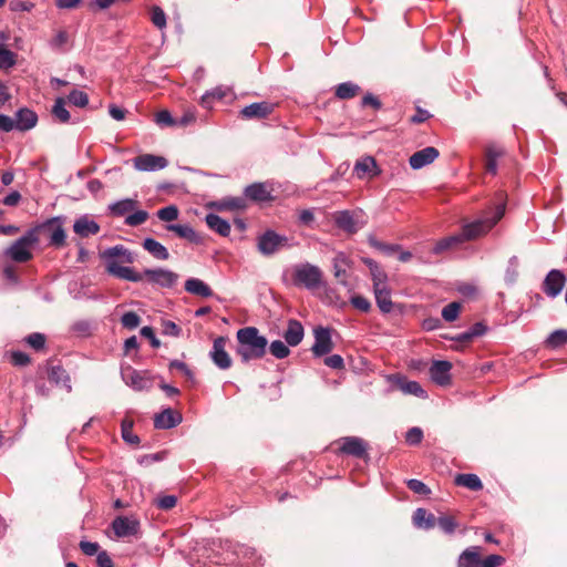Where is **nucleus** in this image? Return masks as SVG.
<instances>
[{"instance_id":"b1692460","label":"nucleus","mask_w":567,"mask_h":567,"mask_svg":"<svg viewBox=\"0 0 567 567\" xmlns=\"http://www.w3.org/2000/svg\"><path fill=\"white\" fill-rule=\"evenodd\" d=\"M481 551L478 546L466 548L458 557L457 567H481Z\"/></svg>"},{"instance_id":"680f3d73","label":"nucleus","mask_w":567,"mask_h":567,"mask_svg":"<svg viewBox=\"0 0 567 567\" xmlns=\"http://www.w3.org/2000/svg\"><path fill=\"white\" fill-rule=\"evenodd\" d=\"M423 439V432L420 427H412L406 432L405 441L410 445H417Z\"/></svg>"},{"instance_id":"6e6d98bb","label":"nucleus","mask_w":567,"mask_h":567,"mask_svg":"<svg viewBox=\"0 0 567 567\" xmlns=\"http://www.w3.org/2000/svg\"><path fill=\"white\" fill-rule=\"evenodd\" d=\"M157 217L163 221H173L178 217V209L174 205L163 207L157 212Z\"/></svg>"},{"instance_id":"69168bd1","label":"nucleus","mask_w":567,"mask_h":567,"mask_svg":"<svg viewBox=\"0 0 567 567\" xmlns=\"http://www.w3.org/2000/svg\"><path fill=\"white\" fill-rule=\"evenodd\" d=\"M324 364L334 370H342L344 368V361L340 354H332L324 358Z\"/></svg>"},{"instance_id":"4d7b16f0","label":"nucleus","mask_w":567,"mask_h":567,"mask_svg":"<svg viewBox=\"0 0 567 567\" xmlns=\"http://www.w3.org/2000/svg\"><path fill=\"white\" fill-rule=\"evenodd\" d=\"M140 322L138 315L133 311L125 312L121 318L122 326L131 330L137 328Z\"/></svg>"},{"instance_id":"e2e57ef3","label":"nucleus","mask_w":567,"mask_h":567,"mask_svg":"<svg viewBox=\"0 0 567 567\" xmlns=\"http://www.w3.org/2000/svg\"><path fill=\"white\" fill-rule=\"evenodd\" d=\"M168 368H169V370H178L189 380H192L194 378L193 371L187 367L186 363H184L182 361L173 360L169 362Z\"/></svg>"},{"instance_id":"4c0bfd02","label":"nucleus","mask_w":567,"mask_h":567,"mask_svg":"<svg viewBox=\"0 0 567 567\" xmlns=\"http://www.w3.org/2000/svg\"><path fill=\"white\" fill-rule=\"evenodd\" d=\"M360 92V86L353 82H343L336 86L334 95L340 100H349L357 96Z\"/></svg>"},{"instance_id":"a18cd8bd","label":"nucleus","mask_w":567,"mask_h":567,"mask_svg":"<svg viewBox=\"0 0 567 567\" xmlns=\"http://www.w3.org/2000/svg\"><path fill=\"white\" fill-rule=\"evenodd\" d=\"M148 213L146 210H133L125 218V225L130 227H136L144 224L148 219Z\"/></svg>"},{"instance_id":"c756f323","label":"nucleus","mask_w":567,"mask_h":567,"mask_svg":"<svg viewBox=\"0 0 567 567\" xmlns=\"http://www.w3.org/2000/svg\"><path fill=\"white\" fill-rule=\"evenodd\" d=\"M205 219L207 226L218 235L226 237L230 234V224L220 216L209 213Z\"/></svg>"},{"instance_id":"37998d69","label":"nucleus","mask_w":567,"mask_h":567,"mask_svg":"<svg viewBox=\"0 0 567 567\" xmlns=\"http://www.w3.org/2000/svg\"><path fill=\"white\" fill-rule=\"evenodd\" d=\"M439 526L445 534L452 535L457 528L456 519L451 515H441L435 519V526Z\"/></svg>"},{"instance_id":"7c9ffc66","label":"nucleus","mask_w":567,"mask_h":567,"mask_svg":"<svg viewBox=\"0 0 567 567\" xmlns=\"http://www.w3.org/2000/svg\"><path fill=\"white\" fill-rule=\"evenodd\" d=\"M143 248L158 260H167L169 258L167 248L153 238L144 239Z\"/></svg>"},{"instance_id":"4be33fe9","label":"nucleus","mask_w":567,"mask_h":567,"mask_svg":"<svg viewBox=\"0 0 567 567\" xmlns=\"http://www.w3.org/2000/svg\"><path fill=\"white\" fill-rule=\"evenodd\" d=\"M303 336L305 330L301 322L296 319H290L284 332L286 343L290 347H296L302 341Z\"/></svg>"},{"instance_id":"9b49d317","label":"nucleus","mask_w":567,"mask_h":567,"mask_svg":"<svg viewBox=\"0 0 567 567\" xmlns=\"http://www.w3.org/2000/svg\"><path fill=\"white\" fill-rule=\"evenodd\" d=\"M567 277L561 270L551 269L545 277L542 290L549 298H556L566 286Z\"/></svg>"},{"instance_id":"c85d7f7f","label":"nucleus","mask_w":567,"mask_h":567,"mask_svg":"<svg viewBox=\"0 0 567 567\" xmlns=\"http://www.w3.org/2000/svg\"><path fill=\"white\" fill-rule=\"evenodd\" d=\"M504 150L502 147L489 145L485 151V169L492 175L497 173V159L503 156Z\"/></svg>"},{"instance_id":"a19ab883","label":"nucleus","mask_w":567,"mask_h":567,"mask_svg":"<svg viewBox=\"0 0 567 567\" xmlns=\"http://www.w3.org/2000/svg\"><path fill=\"white\" fill-rule=\"evenodd\" d=\"M52 115L60 123H69L71 120L70 112L65 109V100L58 97L52 106Z\"/></svg>"},{"instance_id":"c9c22d12","label":"nucleus","mask_w":567,"mask_h":567,"mask_svg":"<svg viewBox=\"0 0 567 567\" xmlns=\"http://www.w3.org/2000/svg\"><path fill=\"white\" fill-rule=\"evenodd\" d=\"M48 379L56 385H64L69 390L71 389L69 384L70 378L61 365H50L48 368Z\"/></svg>"},{"instance_id":"2eb2a0df","label":"nucleus","mask_w":567,"mask_h":567,"mask_svg":"<svg viewBox=\"0 0 567 567\" xmlns=\"http://www.w3.org/2000/svg\"><path fill=\"white\" fill-rule=\"evenodd\" d=\"M339 451L342 454L363 457L367 454V443L358 436H346L339 441Z\"/></svg>"},{"instance_id":"f03ea898","label":"nucleus","mask_w":567,"mask_h":567,"mask_svg":"<svg viewBox=\"0 0 567 567\" xmlns=\"http://www.w3.org/2000/svg\"><path fill=\"white\" fill-rule=\"evenodd\" d=\"M505 205L498 204L489 212H485L480 218L464 223L458 233L463 243L475 240L485 236L504 216Z\"/></svg>"},{"instance_id":"f257e3e1","label":"nucleus","mask_w":567,"mask_h":567,"mask_svg":"<svg viewBox=\"0 0 567 567\" xmlns=\"http://www.w3.org/2000/svg\"><path fill=\"white\" fill-rule=\"evenodd\" d=\"M236 352L243 362L261 359L267 351L268 340L256 327H245L237 331Z\"/></svg>"},{"instance_id":"c03bdc74","label":"nucleus","mask_w":567,"mask_h":567,"mask_svg":"<svg viewBox=\"0 0 567 567\" xmlns=\"http://www.w3.org/2000/svg\"><path fill=\"white\" fill-rule=\"evenodd\" d=\"M122 437L128 444H138L140 437L133 433V421L124 419L121 424Z\"/></svg>"},{"instance_id":"ea45409f","label":"nucleus","mask_w":567,"mask_h":567,"mask_svg":"<svg viewBox=\"0 0 567 567\" xmlns=\"http://www.w3.org/2000/svg\"><path fill=\"white\" fill-rule=\"evenodd\" d=\"M334 223L339 228L346 231L354 233L357 230L353 216L348 210L337 213L334 216Z\"/></svg>"},{"instance_id":"a211bd4d","label":"nucleus","mask_w":567,"mask_h":567,"mask_svg":"<svg viewBox=\"0 0 567 567\" xmlns=\"http://www.w3.org/2000/svg\"><path fill=\"white\" fill-rule=\"evenodd\" d=\"M440 153L433 146L424 147L411 155L409 164L413 169H420L431 163H433Z\"/></svg>"},{"instance_id":"de8ad7c7","label":"nucleus","mask_w":567,"mask_h":567,"mask_svg":"<svg viewBox=\"0 0 567 567\" xmlns=\"http://www.w3.org/2000/svg\"><path fill=\"white\" fill-rule=\"evenodd\" d=\"M462 305L457 301L450 302L442 309V318L446 322H453L457 319Z\"/></svg>"},{"instance_id":"bf43d9fd","label":"nucleus","mask_w":567,"mask_h":567,"mask_svg":"<svg viewBox=\"0 0 567 567\" xmlns=\"http://www.w3.org/2000/svg\"><path fill=\"white\" fill-rule=\"evenodd\" d=\"M350 302L355 309L362 312H368L371 308L370 301L365 297L360 295L351 297Z\"/></svg>"},{"instance_id":"a878e982","label":"nucleus","mask_w":567,"mask_h":567,"mask_svg":"<svg viewBox=\"0 0 567 567\" xmlns=\"http://www.w3.org/2000/svg\"><path fill=\"white\" fill-rule=\"evenodd\" d=\"M233 91L227 86H217L210 91H207L200 100V103L204 107L210 109L213 106L214 101H221L224 99L233 96Z\"/></svg>"},{"instance_id":"72a5a7b5","label":"nucleus","mask_w":567,"mask_h":567,"mask_svg":"<svg viewBox=\"0 0 567 567\" xmlns=\"http://www.w3.org/2000/svg\"><path fill=\"white\" fill-rule=\"evenodd\" d=\"M136 207H137V200L132 199V198H125V199H121L118 202L111 204L109 206V209L112 215L122 217V216L128 215L130 213L135 210Z\"/></svg>"},{"instance_id":"5701e85b","label":"nucleus","mask_w":567,"mask_h":567,"mask_svg":"<svg viewBox=\"0 0 567 567\" xmlns=\"http://www.w3.org/2000/svg\"><path fill=\"white\" fill-rule=\"evenodd\" d=\"M73 230L80 237L86 238L96 235L100 231V226L87 216H82L74 221Z\"/></svg>"},{"instance_id":"4468645a","label":"nucleus","mask_w":567,"mask_h":567,"mask_svg":"<svg viewBox=\"0 0 567 567\" xmlns=\"http://www.w3.org/2000/svg\"><path fill=\"white\" fill-rule=\"evenodd\" d=\"M134 167L141 172L159 171L167 166V159L163 156L143 154L133 159Z\"/></svg>"},{"instance_id":"79ce46f5","label":"nucleus","mask_w":567,"mask_h":567,"mask_svg":"<svg viewBox=\"0 0 567 567\" xmlns=\"http://www.w3.org/2000/svg\"><path fill=\"white\" fill-rule=\"evenodd\" d=\"M368 265L370 266L371 275H372V281H373V289L388 287L386 280L388 276L384 271H382L378 265L373 261H368Z\"/></svg>"},{"instance_id":"7ed1b4c3","label":"nucleus","mask_w":567,"mask_h":567,"mask_svg":"<svg viewBox=\"0 0 567 567\" xmlns=\"http://www.w3.org/2000/svg\"><path fill=\"white\" fill-rule=\"evenodd\" d=\"M38 241V228L29 229L7 249V255L16 262H27L32 258L31 248Z\"/></svg>"},{"instance_id":"8fccbe9b","label":"nucleus","mask_w":567,"mask_h":567,"mask_svg":"<svg viewBox=\"0 0 567 567\" xmlns=\"http://www.w3.org/2000/svg\"><path fill=\"white\" fill-rule=\"evenodd\" d=\"M270 353L277 359H285L290 354L288 346L281 340H275L269 346Z\"/></svg>"},{"instance_id":"bb28decb","label":"nucleus","mask_w":567,"mask_h":567,"mask_svg":"<svg viewBox=\"0 0 567 567\" xmlns=\"http://www.w3.org/2000/svg\"><path fill=\"white\" fill-rule=\"evenodd\" d=\"M14 121L17 130L28 131L35 126L38 116L29 109H21L17 112Z\"/></svg>"},{"instance_id":"774afa93","label":"nucleus","mask_w":567,"mask_h":567,"mask_svg":"<svg viewBox=\"0 0 567 567\" xmlns=\"http://www.w3.org/2000/svg\"><path fill=\"white\" fill-rule=\"evenodd\" d=\"M505 559L501 555H489L486 558L482 559L481 567H499Z\"/></svg>"},{"instance_id":"6ab92c4d","label":"nucleus","mask_w":567,"mask_h":567,"mask_svg":"<svg viewBox=\"0 0 567 567\" xmlns=\"http://www.w3.org/2000/svg\"><path fill=\"white\" fill-rule=\"evenodd\" d=\"M271 188L267 183H254L245 188V196L254 202H268L272 199Z\"/></svg>"},{"instance_id":"20e7f679","label":"nucleus","mask_w":567,"mask_h":567,"mask_svg":"<svg viewBox=\"0 0 567 567\" xmlns=\"http://www.w3.org/2000/svg\"><path fill=\"white\" fill-rule=\"evenodd\" d=\"M322 281V271L309 262L296 265L292 270V284L307 289H317Z\"/></svg>"},{"instance_id":"cd10ccee","label":"nucleus","mask_w":567,"mask_h":567,"mask_svg":"<svg viewBox=\"0 0 567 567\" xmlns=\"http://www.w3.org/2000/svg\"><path fill=\"white\" fill-rule=\"evenodd\" d=\"M185 290L192 295L199 296L203 298H209L213 296L212 288L198 278H189L185 281Z\"/></svg>"},{"instance_id":"412c9836","label":"nucleus","mask_w":567,"mask_h":567,"mask_svg":"<svg viewBox=\"0 0 567 567\" xmlns=\"http://www.w3.org/2000/svg\"><path fill=\"white\" fill-rule=\"evenodd\" d=\"M103 258L106 261V267L110 261H118L125 264H132L134 261V255L122 245H117L106 249L103 252Z\"/></svg>"},{"instance_id":"39448f33","label":"nucleus","mask_w":567,"mask_h":567,"mask_svg":"<svg viewBox=\"0 0 567 567\" xmlns=\"http://www.w3.org/2000/svg\"><path fill=\"white\" fill-rule=\"evenodd\" d=\"M111 526L117 538H137L141 535V523L135 516H117L113 519Z\"/></svg>"},{"instance_id":"603ef678","label":"nucleus","mask_w":567,"mask_h":567,"mask_svg":"<svg viewBox=\"0 0 567 567\" xmlns=\"http://www.w3.org/2000/svg\"><path fill=\"white\" fill-rule=\"evenodd\" d=\"M547 344L551 348H558L567 343V331L556 330L547 338Z\"/></svg>"},{"instance_id":"052dcab7","label":"nucleus","mask_w":567,"mask_h":567,"mask_svg":"<svg viewBox=\"0 0 567 567\" xmlns=\"http://www.w3.org/2000/svg\"><path fill=\"white\" fill-rule=\"evenodd\" d=\"M27 342L30 347H32L35 350H40L45 344V337L42 333L34 332L27 337Z\"/></svg>"},{"instance_id":"5fc2aeb1","label":"nucleus","mask_w":567,"mask_h":567,"mask_svg":"<svg viewBox=\"0 0 567 567\" xmlns=\"http://www.w3.org/2000/svg\"><path fill=\"white\" fill-rule=\"evenodd\" d=\"M370 245L385 255H392L401 250V246L398 244H385L377 239H370Z\"/></svg>"},{"instance_id":"2f4dec72","label":"nucleus","mask_w":567,"mask_h":567,"mask_svg":"<svg viewBox=\"0 0 567 567\" xmlns=\"http://www.w3.org/2000/svg\"><path fill=\"white\" fill-rule=\"evenodd\" d=\"M454 484L457 486H463L468 488L470 491H481L483 488V483L481 478L476 474H457L454 478Z\"/></svg>"},{"instance_id":"49530a36","label":"nucleus","mask_w":567,"mask_h":567,"mask_svg":"<svg viewBox=\"0 0 567 567\" xmlns=\"http://www.w3.org/2000/svg\"><path fill=\"white\" fill-rule=\"evenodd\" d=\"M400 389L405 393V394H412V395H415L417 398H425L426 396V392L423 390V388L421 386V384L416 381H404L400 384Z\"/></svg>"},{"instance_id":"9d476101","label":"nucleus","mask_w":567,"mask_h":567,"mask_svg":"<svg viewBox=\"0 0 567 567\" xmlns=\"http://www.w3.org/2000/svg\"><path fill=\"white\" fill-rule=\"evenodd\" d=\"M49 233V245L54 248H61L65 245L66 234L62 226L61 217H53L44 221L40 227Z\"/></svg>"},{"instance_id":"423d86ee","label":"nucleus","mask_w":567,"mask_h":567,"mask_svg":"<svg viewBox=\"0 0 567 567\" xmlns=\"http://www.w3.org/2000/svg\"><path fill=\"white\" fill-rule=\"evenodd\" d=\"M287 241L286 236H281L274 230H266L258 237L257 247L262 255L270 256L286 246Z\"/></svg>"},{"instance_id":"393cba45","label":"nucleus","mask_w":567,"mask_h":567,"mask_svg":"<svg viewBox=\"0 0 567 567\" xmlns=\"http://www.w3.org/2000/svg\"><path fill=\"white\" fill-rule=\"evenodd\" d=\"M353 171L358 178H364L365 176L373 177L379 174L377 162L371 156H365L357 161Z\"/></svg>"},{"instance_id":"f3484780","label":"nucleus","mask_w":567,"mask_h":567,"mask_svg":"<svg viewBox=\"0 0 567 567\" xmlns=\"http://www.w3.org/2000/svg\"><path fill=\"white\" fill-rule=\"evenodd\" d=\"M106 270L110 275L132 282L144 280L143 272H137L131 267L122 266L118 261H110Z\"/></svg>"},{"instance_id":"ddd939ff","label":"nucleus","mask_w":567,"mask_h":567,"mask_svg":"<svg viewBox=\"0 0 567 567\" xmlns=\"http://www.w3.org/2000/svg\"><path fill=\"white\" fill-rule=\"evenodd\" d=\"M227 338L218 337L213 342V348L209 352L212 361L221 370H227L231 367L233 360L226 351Z\"/></svg>"},{"instance_id":"6e6552de","label":"nucleus","mask_w":567,"mask_h":567,"mask_svg":"<svg viewBox=\"0 0 567 567\" xmlns=\"http://www.w3.org/2000/svg\"><path fill=\"white\" fill-rule=\"evenodd\" d=\"M315 342L311 347V352L316 358H321L330 353L333 349V341L329 328L316 327L313 329Z\"/></svg>"},{"instance_id":"473e14b6","label":"nucleus","mask_w":567,"mask_h":567,"mask_svg":"<svg viewBox=\"0 0 567 567\" xmlns=\"http://www.w3.org/2000/svg\"><path fill=\"white\" fill-rule=\"evenodd\" d=\"M375 302L383 313H390L393 309V302L391 300V291L389 287L373 289Z\"/></svg>"},{"instance_id":"13d9d810","label":"nucleus","mask_w":567,"mask_h":567,"mask_svg":"<svg viewBox=\"0 0 567 567\" xmlns=\"http://www.w3.org/2000/svg\"><path fill=\"white\" fill-rule=\"evenodd\" d=\"M155 123L159 126H173L175 121L167 110H162L155 114Z\"/></svg>"},{"instance_id":"aec40b11","label":"nucleus","mask_w":567,"mask_h":567,"mask_svg":"<svg viewBox=\"0 0 567 567\" xmlns=\"http://www.w3.org/2000/svg\"><path fill=\"white\" fill-rule=\"evenodd\" d=\"M182 422V415L172 409H166L154 417V426L156 429L167 430L175 427Z\"/></svg>"},{"instance_id":"09e8293b","label":"nucleus","mask_w":567,"mask_h":567,"mask_svg":"<svg viewBox=\"0 0 567 567\" xmlns=\"http://www.w3.org/2000/svg\"><path fill=\"white\" fill-rule=\"evenodd\" d=\"M151 21L152 23L159 30L166 28V14L164 10L158 6H153L151 8Z\"/></svg>"},{"instance_id":"338daca9","label":"nucleus","mask_w":567,"mask_h":567,"mask_svg":"<svg viewBox=\"0 0 567 567\" xmlns=\"http://www.w3.org/2000/svg\"><path fill=\"white\" fill-rule=\"evenodd\" d=\"M408 487L416 494L426 495L430 493V488L423 482L415 478L408 481Z\"/></svg>"},{"instance_id":"dca6fc26","label":"nucleus","mask_w":567,"mask_h":567,"mask_svg":"<svg viewBox=\"0 0 567 567\" xmlns=\"http://www.w3.org/2000/svg\"><path fill=\"white\" fill-rule=\"evenodd\" d=\"M452 364L445 360L433 361L430 367L431 380L441 386L451 384Z\"/></svg>"},{"instance_id":"864d4df0","label":"nucleus","mask_w":567,"mask_h":567,"mask_svg":"<svg viewBox=\"0 0 567 567\" xmlns=\"http://www.w3.org/2000/svg\"><path fill=\"white\" fill-rule=\"evenodd\" d=\"M16 64V54L0 45V69H9Z\"/></svg>"},{"instance_id":"3c124183","label":"nucleus","mask_w":567,"mask_h":567,"mask_svg":"<svg viewBox=\"0 0 567 567\" xmlns=\"http://www.w3.org/2000/svg\"><path fill=\"white\" fill-rule=\"evenodd\" d=\"M68 101L78 107H85L89 104V96L85 92L73 90L68 95Z\"/></svg>"},{"instance_id":"f8f14e48","label":"nucleus","mask_w":567,"mask_h":567,"mask_svg":"<svg viewBox=\"0 0 567 567\" xmlns=\"http://www.w3.org/2000/svg\"><path fill=\"white\" fill-rule=\"evenodd\" d=\"M276 109V104L262 101L257 103H251L245 107H243L239 112L241 118L245 120H264L270 116Z\"/></svg>"},{"instance_id":"58836bf2","label":"nucleus","mask_w":567,"mask_h":567,"mask_svg":"<svg viewBox=\"0 0 567 567\" xmlns=\"http://www.w3.org/2000/svg\"><path fill=\"white\" fill-rule=\"evenodd\" d=\"M167 230L175 233L179 238L189 240L190 243H199L196 231L188 225H168Z\"/></svg>"},{"instance_id":"f704fd0d","label":"nucleus","mask_w":567,"mask_h":567,"mask_svg":"<svg viewBox=\"0 0 567 567\" xmlns=\"http://www.w3.org/2000/svg\"><path fill=\"white\" fill-rule=\"evenodd\" d=\"M462 244H463V240H462L460 234L457 233V234H454V235H451V236L440 239L433 247L432 251L435 255H440L446 250L456 248Z\"/></svg>"},{"instance_id":"e433bc0d","label":"nucleus","mask_w":567,"mask_h":567,"mask_svg":"<svg viewBox=\"0 0 567 567\" xmlns=\"http://www.w3.org/2000/svg\"><path fill=\"white\" fill-rule=\"evenodd\" d=\"M436 517L424 508H417L413 514V523L416 527L430 529L435 526Z\"/></svg>"},{"instance_id":"0eeeda50","label":"nucleus","mask_w":567,"mask_h":567,"mask_svg":"<svg viewBox=\"0 0 567 567\" xmlns=\"http://www.w3.org/2000/svg\"><path fill=\"white\" fill-rule=\"evenodd\" d=\"M144 280L161 288H172L178 280V275L164 268L145 269L143 271Z\"/></svg>"},{"instance_id":"1a4fd4ad","label":"nucleus","mask_w":567,"mask_h":567,"mask_svg":"<svg viewBox=\"0 0 567 567\" xmlns=\"http://www.w3.org/2000/svg\"><path fill=\"white\" fill-rule=\"evenodd\" d=\"M122 377L125 383L135 391H147L153 386V378L147 371H138L128 367L122 371Z\"/></svg>"},{"instance_id":"0e129e2a","label":"nucleus","mask_w":567,"mask_h":567,"mask_svg":"<svg viewBox=\"0 0 567 567\" xmlns=\"http://www.w3.org/2000/svg\"><path fill=\"white\" fill-rule=\"evenodd\" d=\"M177 497L174 495H165L162 497H158L156 501L157 507L161 509H172L176 506Z\"/></svg>"}]
</instances>
